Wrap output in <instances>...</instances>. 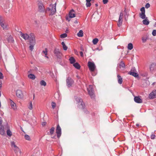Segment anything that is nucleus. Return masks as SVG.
I'll return each mask as SVG.
<instances>
[{
  "label": "nucleus",
  "instance_id": "30",
  "mask_svg": "<svg viewBox=\"0 0 156 156\" xmlns=\"http://www.w3.org/2000/svg\"><path fill=\"white\" fill-rule=\"evenodd\" d=\"M142 22L143 24L144 25H148L149 23V20H148L147 19H145Z\"/></svg>",
  "mask_w": 156,
  "mask_h": 156
},
{
  "label": "nucleus",
  "instance_id": "45",
  "mask_svg": "<svg viewBox=\"0 0 156 156\" xmlns=\"http://www.w3.org/2000/svg\"><path fill=\"white\" fill-rule=\"evenodd\" d=\"M34 45H33V44H30V45L29 46V48H30V51H32L33 50V48H34Z\"/></svg>",
  "mask_w": 156,
  "mask_h": 156
},
{
  "label": "nucleus",
  "instance_id": "24",
  "mask_svg": "<svg viewBox=\"0 0 156 156\" xmlns=\"http://www.w3.org/2000/svg\"><path fill=\"white\" fill-rule=\"evenodd\" d=\"M140 17L143 19H147V17H146L145 12H141L139 14Z\"/></svg>",
  "mask_w": 156,
  "mask_h": 156
},
{
  "label": "nucleus",
  "instance_id": "57",
  "mask_svg": "<svg viewBox=\"0 0 156 156\" xmlns=\"http://www.w3.org/2000/svg\"><path fill=\"white\" fill-rule=\"evenodd\" d=\"M2 58V52L1 50H0V60Z\"/></svg>",
  "mask_w": 156,
  "mask_h": 156
},
{
  "label": "nucleus",
  "instance_id": "5",
  "mask_svg": "<svg viewBox=\"0 0 156 156\" xmlns=\"http://www.w3.org/2000/svg\"><path fill=\"white\" fill-rule=\"evenodd\" d=\"M56 4L55 3L52 5L51 8H48V10L50 11V15H53L56 12Z\"/></svg>",
  "mask_w": 156,
  "mask_h": 156
},
{
  "label": "nucleus",
  "instance_id": "62",
  "mask_svg": "<svg viewBox=\"0 0 156 156\" xmlns=\"http://www.w3.org/2000/svg\"><path fill=\"white\" fill-rule=\"evenodd\" d=\"M154 27H156V22L155 23V24H154Z\"/></svg>",
  "mask_w": 156,
  "mask_h": 156
},
{
  "label": "nucleus",
  "instance_id": "36",
  "mask_svg": "<svg viewBox=\"0 0 156 156\" xmlns=\"http://www.w3.org/2000/svg\"><path fill=\"white\" fill-rule=\"evenodd\" d=\"M133 48V45L132 43H129L128 44L127 48L128 50H131Z\"/></svg>",
  "mask_w": 156,
  "mask_h": 156
},
{
  "label": "nucleus",
  "instance_id": "2",
  "mask_svg": "<svg viewBox=\"0 0 156 156\" xmlns=\"http://www.w3.org/2000/svg\"><path fill=\"white\" fill-rule=\"evenodd\" d=\"M88 66L89 70L91 72H94V71L96 67L93 62H88Z\"/></svg>",
  "mask_w": 156,
  "mask_h": 156
},
{
  "label": "nucleus",
  "instance_id": "50",
  "mask_svg": "<svg viewBox=\"0 0 156 156\" xmlns=\"http://www.w3.org/2000/svg\"><path fill=\"white\" fill-rule=\"evenodd\" d=\"M150 6V5L149 3H147L145 6V8L147 9H148L149 8Z\"/></svg>",
  "mask_w": 156,
  "mask_h": 156
},
{
  "label": "nucleus",
  "instance_id": "60",
  "mask_svg": "<svg viewBox=\"0 0 156 156\" xmlns=\"http://www.w3.org/2000/svg\"><path fill=\"white\" fill-rule=\"evenodd\" d=\"M136 125L137 127H138L139 126V124H136Z\"/></svg>",
  "mask_w": 156,
  "mask_h": 156
},
{
  "label": "nucleus",
  "instance_id": "38",
  "mask_svg": "<svg viewBox=\"0 0 156 156\" xmlns=\"http://www.w3.org/2000/svg\"><path fill=\"white\" fill-rule=\"evenodd\" d=\"M40 84L41 86H45L46 85V82L44 80H41L40 81Z\"/></svg>",
  "mask_w": 156,
  "mask_h": 156
},
{
  "label": "nucleus",
  "instance_id": "1",
  "mask_svg": "<svg viewBox=\"0 0 156 156\" xmlns=\"http://www.w3.org/2000/svg\"><path fill=\"white\" fill-rule=\"evenodd\" d=\"M76 100L78 104V107L83 110V111L86 114L88 113L89 112L85 109V105L83 102L82 99L80 98L76 97Z\"/></svg>",
  "mask_w": 156,
  "mask_h": 156
},
{
  "label": "nucleus",
  "instance_id": "26",
  "mask_svg": "<svg viewBox=\"0 0 156 156\" xmlns=\"http://www.w3.org/2000/svg\"><path fill=\"white\" fill-rule=\"evenodd\" d=\"M70 62L71 64H73L76 62V60L73 57H70L69 59Z\"/></svg>",
  "mask_w": 156,
  "mask_h": 156
},
{
  "label": "nucleus",
  "instance_id": "43",
  "mask_svg": "<svg viewBox=\"0 0 156 156\" xmlns=\"http://www.w3.org/2000/svg\"><path fill=\"white\" fill-rule=\"evenodd\" d=\"M136 72V70L134 67H132L130 71L129 72Z\"/></svg>",
  "mask_w": 156,
  "mask_h": 156
},
{
  "label": "nucleus",
  "instance_id": "17",
  "mask_svg": "<svg viewBox=\"0 0 156 156\" xmlns=\"http://www.w3.org/2000/svg\"><path fill=\"white\" fill-rule=\"evenodd\" d=\"M20 36L25 40H28L30 37V34L29 35L27 34H23L22 32L20 34Z\"/></svg>",
  "mask_w": 156,
  "mask_h": 156
},
{
  "label": "nucleus",
  "instance_id": "63",
  "mask_svg": "<svg viewBox=\"0 0 156 156\" xmlns=\"http://www.w3.org/2000/svg\"><path fill=\"white\" fill-rule=\"evenodd\" d=\"M34 97H35V94H34H34H33V99H34Z\"/></svg>",
  "mask_w": 156,
  "mask_h": 156
},
{
  "label": "nucleus",
  "instance_id": "13",
  "mask_svg": "<svg viewBox=\"0 0 156 156\" xmlns=\"http://www.w3.org/2000/svg\"><path fill=\"white\" fill-rule=\"evenodd\" d=\"M148 98L152 99L156 98V90H153L149 95Z\"/></svg>",
  "mask_w": 156,
  "mask_h": 156
},
{
  "label": "nucleus",
  "instance_id": "56",
  "mask_svg": "<svg viewBox=\"0 0 156 156\" xmlns=\"http://www.w3.org/2000/svg\"><path fill=\"white\" fill-rule=\"evenodd\" d=\"M80 56L81 57L83 56V52L82 51H80Z\"/></svg>",
  "mask_w": 156,
  "mask_h": 156
},
{
  "label": "nucleus",
  "instance_id": "9",
  "mask_svg": "<svg viewBox=\"0 0 156 156\" xmlns=\"http://www.w3.org/2000/svg\"><path fill=\"white\" fill-rule=\"evenodd\" d=\"M150 71L152 73H156V63H152L150 66Z\"/></svg>",
  "mask_w": 156,
  "mask_h": 156
},
{
  "label": "nucleus",
  "instance_id": "34",
  "mask_svg": "<svg viewBox=\"0 0 156 156\" xmlns=\"http://www.w3.org/2000/svg\"><path fill=\"white\" fill-rule=\"evenodd\" d=\"M11 146L12 147H14V149H16V148H19L15 144V143L14 142H13V141L12 142H11Z\"/></svg>",
  "mask_w": 156,
  "mask_h": 156
},
{
  "label": "nucleus",
  "instance_id": "49",
  "mask_svg": "<svg viewBox=\"0 0 156 156\" xmlns=\"http://www.w3.org/2000/svg\"><path fill=\"white\" fill-rule=\"evenodd\" d=\"M152 34L154 36H156V30H153L152 32Z\"/></svg>",
  "mask_w": 156,
  "mask_h": 156
},
{
  "label": "nucleus",
  "instance_id": "19",
  "mask_svg": "<svg viewBox=\"0 0 156 156\" xmlns=\"http://www.w3.org/2000/svg\"><path fill=\"white\" fill-rule=\"evenodd\" d=\"M10 105L12 108L15 110L16 109V104L11 99H10Z\"/></svg>",
  "mask_w": 156,
  "mask_h": 156
},
{
  "label": "nucleus",
  "instance_id": "25",
  "mask_svg": "<svg viewBox=\"0 0 156 156\" xmlns=\"http://www.w3.org/2000/svg\"><path fill=\"white\" fill-rule=\"evenodd\" d=\"M119 66L120 68H125V65L124 63L122 61H121L119 64Z\"/></svg>",
  "mask_w": 156,
  "mask_h": 156
},
{
  "label": "nucleus",
  "instance_id": "29",
  "mask_svg": "<svg viewBox=\"0 0 156 156\" xmlns=\"http://www.w3.org/2000/svg\"><path fill=\"white\" fill-rule=\"evenodd\" d=\"M77 35L78 37H81L83 36V32L82 30L79 31V32L77 33Z\"/></svg>",
  "mask_w": 156,
  "mask_h": 156
},
{
  "label": "nucleus",
  "instance_id": "4",
  "mask_svg": "<svg viewBox=\"0 0 156 156\" xmlns=\"http://www.w3.org/2000/svg\"><path fill=\"white\" fill-rule=\"evenodd\" d=\"M66 83L67 86L70 87L74 83L73 80L70 77H68L66 79Z\"/></svg>",
  "mask_w": 156,
  "mask_h": 156
},
{
  "label": "nucleus",
  "instance_id": "52",
  "mask_svg": "<svg viewBox=\"0 0 156 156\" xmlns=\"http://www.w3.org/2000/svg\"><path fill=\"white\" fill-rule=\"evenodd\" d=\"M108 0H103V2L104 4H106L108 2Z\"/></svg>",
  "mask_w": 156,
  "mask_h": 156
},
{
  "label": "nucleus",
  "instance_id": "35",
  "mask_svg": "<svg viewBox=\"0 0 156 156\" xmlns=\"http://www.w3.org/2000/svg\"><path fill=\"white\" fill-rule=\"evenodd\" d=\"M11 146L12 147H14V149H16V148H19L15 144V143L14 142H13V141L12 142H11Z\"/></svg>",
  "mask_w": 156,
  "mask_h": 156
},
{
  "label": "nucleus",
  "instance_id": "42",
  "mask_svg": "<svg viewBox=\"0 0 156 156\" xmlns=\"http://www.w3.org/2000/svg\"><path fill=\"white\" fill-rule=\"evenodd\" d=\"M67 36V34L66 33H64L60 35V37L61 38H64L66 37Z\"/></svg>",
  "mask_w": 156,
  "mask_h": 156
},
{
  "label": "nucleus",
  "instance_id": "10",
  "mask_svg": "<svg viewBox=\"0 0 156 156\" xmlns=\"http://www.w3.org/2000/svg\"><path fill=\"white\" fill-rule=\"evenodd\" d=\"M38 11L40 12H43L44 11V7L43 3L41 2H39L38 3Z\"/></svg>",
  "mask_w": 156,
  "mask_h": 156
},
{
  "label": "nucleus",
  "instance_id": "14",
  "mask_svg": "<svg viewBox=\"0 0 156 156\" xmlns=\"http://www.w3.org/2000/svg\"><path fill=\"white\" fill-rule=\"evenodd\" d=\"M0 24L2 27L3 29H6L7 28V25L4 24V20L2 16L0 15Z\"/></svg>",
  "mask_w": 156,
  "mask_h": 156
},
{
  "label": "nucleus",
  "instance_id": "46",
  "mask_svg": "<svg viewBox=\"0 0 156 156\" xmlns=\"http://www.w3.org/2000/svg\"><path fill=\"white\" fill-rule=\"evenodd\" d=\"M155 135L153 133L152 134L151 136V139H154L155 138Z\"/></svg>",
  "mask_w": 156,
  "mask_h": 156
},
{
  "label": "nucleus",
  "instance_id": "58",
  "mask_svg": "<svg viewBox=\"0 0 156 156\" xmlns=\"http://www.w3.org/2000/svg\"><path fill=\"white\" fill-rule=\"evenodd\" d=\"M74 23H78V22H77V20H75L74 21Z\"/></svg>",
  "mask_w": 156,
  "mask_h": 156
},
{
  "label": "nucleus",
  "instance_id": "33",
  "mask_svg": "<svg viewBox=\"0 0 156 156\" xmlns=\"http://www.w3.org/2000/svg\"><path fill=\"white\" fill-rule=\"evenodd\" d=\"M91 0H86V6L87 7H89L91 5L90 1Z\"/></svg>",
  "mask_w": 156,
  "mask_h": 156
},
{
  "label": "nucleus",
  "instance_id": "39",
  "mask_svg": "<svg viewBox=\"0 0 156 156\" xmlns=\"http://www.w3.org/2000/svg\"><path fill=\"white\" fill-rule=\"evenodd\" d=\"M98 41V39L97 38H95L93 40V43L94 44H96Z\"/></svg>",
  "mask_w": 156,
  "mask_h": 156
},
{
  "label": "nucleus",
  "instance_id": "54",
  "mask_svg": "<svg viewBox=\"0 0 156 156\" xmlns=\"http://www.w3.org/2000/svg\"><path fill=\"white\" fill-rule=\"evenodd\" d=\"M142 42L143 43L145 42L146 41V39L145 38H143L142 39Z\"/></svg>",
  "mask_w": 156,
  "mask_h": 156
},
{
  "label": "nucleus",
  "instance_id": "22",
  "mask_svg": "<svg viewBox=\"0 0 156 156\" xmlns=\"http://www.w3.org/2000/svg\"><path fill=\"white\" fill-rule=\"evenodd\" d=\"M14 150L17 156L20 155L21 152L19 148H16V149H14Z\"/></svg>",
  "mask_w": 156,
  "mask_h": 156
},
{
  "label": "nucleus",
  "instance_id": "18",
  "mask_svg": "<svg viewBox=\"0 0 156 156\" xmlns=\"http://www.w3.org/2000/svg\"><path fill=\"white\" fill-rule=\"evenodd\" d=\"M0 134L2 136L5 135L4 127L2 126H0Z\"/></svg>",
  "mask_w": 156,
  "mask_h": 156
},
{
  "label": "nucleus",
  "instance_id": "47",
  "mask_svg": "<svg viewBox=\"0 0 156 156\" xmlns=\"http://www.w3.org/2000/svg\"><path fill=\"white\" fill-rule=\"evenodd\" d=\"M51 106L52 107V108H53V109H54L55 107V106H56V104L55 103L53 102H52V103H51Z\"/></svg>",
  "mask_w": 156,
  "mask_h": 156
},
{
  "label": "nucleus",
  "instance_id": "64",
  "mask_svg": "<svg viewBox=\"0 0 156 156\" xmlns=\"http://www.w3.org/2000/svg\"><path fill=\"white\" fill-rule=\"evenodd\" d=\"M95 5H96V6H98V4L97 3H96L95 4Z\"/></svg>",
  "mask_w": 156,
  "mask_h": 156
},
{
  "label": "nucleus",
  "instance_id": "20",
  "mask_svg": "<svg viewBox=\"0 0 156 156\" xmlns=\"http://www.w3.org/2000/svg\"><path fill=\"white\" fill-rule=\"evenodd\" d=\"M117 76L118 83L119 84H122L123 81L122 77L119 74L117 75Z\"/></svg>",
  "mask_w": 156,
  "mask_h": 156
},
{
  "label": "nucleus",
  "instance_id": "11",
  "mask_svg": "<svg viewBox=\"0 0 156 156\" xmlns=\"http://www.w3.org/2000/svg\"><path fill=\"white\" fill-rule=\"evenodd\" d=\"M123 16V12L122 11H121L120 13V14L119 15L118 23L117 24V25L118 27H120L122 24V18Z\"/></svg>",
  "mask_w": 156,
  "mask_h": 156
},
{
  "label": "nucleus",
  "instance_id": "7",
  "mask_svg": "<svg viewBox=\"0 0 156 156\" xmlns=\"http://www.w3.org/2000/svg\"><path fill=\"white\" fill-rule=\"evenodd\" d=\"M69 17H67L66 19L69 21L70 20V18H72L75 17V13L73 9H71L69 13Z\"/></svg>",
  "mask_w": 156,
  "mask_h": 156
},
{
  "label": "nucleus",
  "instance_id": "28",
  "mask_svg": "<svg viewBox=\"0 0 156 156\" xmlns=\"http://www.w3.org/2000/svg\"><path fill=\"white\" fill-rule=\"evenodd\" d=\"M43 53L45 55V57L47 58H48V57L47 56V54H48V50L47 48H45V50L43 51L42 52V53Z\"/></svg>",
  "mask_w": 156,
  "mask_h": 156
},
{
  "label": "nucleus",
  "instance_id": "51",
  "mask_svg": "<svg viewBox=\"0 0 156 156\" xmlns=\"http://www.w3.org/2000/svg\"><path fill=\"white\" fill-rule=\"evenodd\" d=\"M3 78L2 73L0 72V79H2Z\"/></svg>",
  "mask_w": 156,
  "mask_h": 156
},
{
  "label": "nucleus",
  "instance_id": "27",
  "mask_svg": "<svg viewBox=\"0 0 156 156\" xmlns=\"http://www.w3.org/2000/svg\"><path fill=\"white\" fill-rule=\"evenodd\" d=\"M73 66L77 69H80V66L78 62L74 63L73 64Z\"/></svg>",
  "mask_w": 156,
  "mask_h": 156
},
{
  "label": "nucleus",
  "instance_id": "32",
  "mask_svg": "<svg viewBox=\"0 0 156 156\" xmlns=\"http://www.w3.org/2000/svg\"><path fill=\"white\" fill-rule=\"evenodd\" d=\"M55 130V128L54 127H52L51 129H50V134L51 135H52L54 133ZM48 134H49V133H48Z\"/></svg>",
  "mask_w": 156,
  "mask_h": 156
},
{
  "label": "nucleus",
  "instance_id": "21",
  "mask_svg": "<svg viewBox=\"0 0 156 156\" xmlns=\"http://www.w3.org/2000/svg\"><path fill=\"white\" fill-rule=\"evenodd\" d=\"M7 41L9 42L13 43L14 42V39L11 35H9L7 38Z\"/></svg>",
  "mask_w": 156,
  "mask_h": 156
},
{
  "label": "nucleus",
  "instance_id": "16",
  "mask_svg": "<svg viewBox=\"0 0 156 156\" xmlns=\"http://www.w3.org/2000/svg\"><path fill=\"white\" fill-rule=\"evenodd\" d=\"M134 101L137 103H142L143 100L141 99L140 96H135L134 98Z\"/></svg>",
  "mask_w": 156,
  "mask_h": 156
},
{
  "label": "nucleus",
  "instance_id": "31",
  "mask_svg": "<svg viewBox=\"0 0 156 156\" xmlns=\"http://www.w3.org/2000/svg\"><path fill=\"white\" fill-rule=\"evenodd\" d=\"M61 44L62 45V48L63 50L65 51H66L67 50L68 48L67 47L66 45L64 42L63 41L62 42Z\"/></svg>",
  "mask_w": 156,
  "mask_h": 156
},
{
  "label": "nucleus",
  "instance_id": "15",
  "mask_svg": "<svg viewBox=\"0 0 156 156\" xmlns=\"http://www.w3.org/2000/svg\"><path fill=\"white\" fill-rule=\"evenodd\" d=\"M16 95L19 98H22L23 97L22 91L20 90H18L16 91Z\"/></svg>",
  "mask_w": 156,
  "mask_h": 156
},
{
  "label": "nucleus",
  "instance_id": "53",
  "mask_svg": "<svg viewBox=\"0 0 156 156\" xmlns=\"http://www.w3.org/2000/svg\"><path fill=\"white\" fill-rule=\"evenodd\" d=\"M2 118L1 117H0V126H2Z\"/></svg>",
  "mask_w": 156,
  "mask_h": 156
},
{
  "label": "nucleus",
  "instance_id": "41",
  "mask_svg": "<svg viewBox=\"0 0 156 156\" xmlns=\"http://www.w3.org/2000/svg\"><path fill=\"white\" fill-rule=\"evenodd\" d=\"M7 135L9 136H11L12 135V133L9 129L7 130Z\"/></svg>",
  "mask_w": 156,
  "mask_h": 156
},
{
  "label": "nucleus",
  "instance_id": "55",
  "mask_svg": "<svg viewBox=\"0 0 156 156\" xmlns=\"http://www.w3.org/2000/svg\"><path fill=\"white\" fill-rule=\"evenodd\" d=\"M46 122H43L42 123V126H44L46 125Z\"/></svg>",
  "mask_w": 156,
  "mask_h": 156
},
{
  "label": "nucleus",
  "instance_id": "40",
  "mask_svg": "<svg viewBox=\"0 0 156 156\" xmlns=\"http://www.w3.org/2000/svg\"><path fill=\"white\" fill-rule=\"evenodd\" d=\"M28 108L31 110L33 108L32 103L31 101L30 102L29 105L28 106Z\"/></svg>",
  "mask_w": 156,
  "mask_h": 156
},
{
  "label": "nucleus",
  "instance_id": "59",
  "mask_svg": "<svg viewBox=\"0 0 156 156\" xmlns=\"http://www.w3.org/2000/svg\"><path fill=\"white\" fill-rule=\"evenodd\" d=\"M2 81H0V85H2Z\"/></svg>",
  "mask_w": 156,
  "mask_h": 156
},
{
  "label": "nucleus",
  "instance_id": "12",
  "mask_svg": "<svg viewBox=\"0 0 156 156\" xmlns=\"http://www.w3.org/2000/svg\"><path fill=\"white\" fill-rule=\"evenodd\" d=\"M56 133L57 134V136L59 138L61 136L62 134L61 129L59 124H58L56 128Z\"/></svg>",
  "mask_w": 156,
  "mask_h": 156
},
{
  "label": "nucleus",
  "instance_id": "48",
  "mask_svg": "<svg viewBox=\"0 0 156 156\" xmlns=\"http://www.w3.org/2000/svg\"><path fill=\"white\" fill-rule=\"evenodd\" d=\"M140 10L141 11V12H145V9L144 7H142L140 9Z\"/></svg>",
  "mask_w": 156,
  "mask_h": 156
},
{
  "label": "nucleus",
  "instance_id": "8",
  "mask_svg": "<svg viewBox=\"0 0 156 156\" xmlns=\"http://www.w3.org/2000/svg\"><path fill=\"white\" fill-rule=\"evenodd\" d=\"M29 39H30V44L35 45V35L34 34L31 33L30 34V37Z\"/></svg>",
  "mask_w": 156,
  "mask_h": 156
},
{
  "label": "nucleus",
  "instance_id": "61",
  "mask_svg": "<svg viewBox=\"0 0 156 156\" xmlns=\"http://www.w3.org/2000/svg\"><path fill=\"white\" fill-rule=\"evenodd\" d=\"M124 12L125 13H127V11L126 10V9L124 10Z\"/></svg>",
  "mask_w": 156,
  "mask_h": 156
},
{
  "label": "nucleus",
  "instance_id": "6",
  "mask_svg": "<svg viewBox=\"0 0 156 156\" xmlns=\"http://www.w3.org/2000/svg\"><path fill=\"white\" fill-rule=\"evenodd\" d=\"M54 53L58 58H61L62 53L60 51L59 49L56 48H55L54 51Z\"/></svg>",
  "mask_w": 156,
  "mask_h": 156
},
{
  "label": "nucleus",
  "instance_id": "44",
  "mask_svg": "<svg viewBox=\"0 0 156 156\" xmlns=\"http://www.w3.org/2000/svg\"><path fill=\"white\" fill-rule=\"evenodd\" d=\"M25 139L27 140H30V136L27 134H26L24 136Z\"/></svg>",
  "mask_w": 156,
  "mask_h": 156
},
{
  "label": "nucleus",
  "instance_id": "23",
  "mask_svg": "<svg viewBox=\"0 0 156 156\" xmlns=\"http://www.w3.org/2000/svg\"><path fill=\"white\" fill-rule=\"evenodd\" d=\"M128 74L130 75H132L135 77H138L139 76L138 73H137V72H129Z\"/></svg>",
  "mask_w": 156,
  "mask_h": 156
},
{
  "label": "nucleus",
  "instance_id": "37",
  "mask_svg": "<svg viewBox=\"0 0 156 156\" xmlns=\"http://www.w3.org/2000/svg\"><path fill=\"white\" fill-rule=\"evenodd\" d=\"M28 77L29 78L32 80H34L35 78L34 75L32 74H29L28 76Z\"/></svg>",
  "mask_w": 156,
  "mask_h": 156
},
{
  "label": "nucleus",
  "instance_id": "3",
  "mask_svg": "<svg viewBox=\"0 0 156 156\" xmlns=\"http://www.w3.org/2000/svg\"><path fill=\"white\" fill-rule=\"evenodd\" d=\"M87 90L88 93L91 98H93L94 97V90L93 86L91 85H90L87 88Z\"/></svg>",
  "mask_w": 156,
  "mask_h": 156
}]
</instances>
